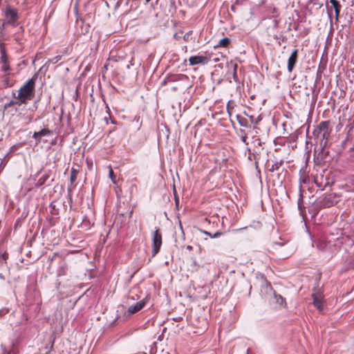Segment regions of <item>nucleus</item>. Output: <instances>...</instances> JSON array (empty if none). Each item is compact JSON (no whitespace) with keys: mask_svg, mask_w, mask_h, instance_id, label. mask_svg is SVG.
<instances>
[{"mask_svg":"<svg viewBox=\"0 0 354 354\" xmlns=\"http://www.w3.org/2000/svg\"><path fill=\"white\" fill-rule=\"evenodd\" d=\"M37 77L35 76L29 79L19 90L17 96L15 93L12 92V95L19 100L22 104H27L28 101L32 100L35 96V87Z\"/></svg>","mask_w":354,"mask_h":354,"instance_id":"f257e3e1","label":"nucleus"},{"mask_svg":"<svg viewBox=\"0 0 354 354\" xmlns=\"http://www.w3.org/2000/svg\"><path fill=\"white\" fill-rule=\"evenodd\" d=\"M152 241L151 253L153 256H155L158 253L162 245V235L158 229L153 232Z\"/></svg>","mask_w":354,"mask_h":354,"instance_id":"f03ea898","label":"nucleus"},{"mask_svg":"<svg viewBox=\"0 0 354 354\" xmlns=\"http://www.w3.org/2000/svg\"><path fill=\"white\" fill-rule=\"evenodd\" d=\"M5 17L6 18V24H10L13 27H16L18 25V13L16 10L11 8L6 9Z\"/></svg>","mask_w":354,"mask_h":354,"instance_id":"7ed1b4c3","label":"nucleus"},{"mask_svg":"<svg viewBox=\"0 0 354 354\" xmlns=\"http://www.w3.org/2000/svg\"><path fill=\"white\" fill-rule=\"evenodd\" d=\"M335 196L333 194H325L319 198L317 204L322 208H327L333 206L335 204Z\"/></svg>","mask_w":354,"mask_h":354,"instance_id":"20e7f679","label":"nucleus"},{"mask_svg":"<svg viewBox=\"0 0 354 354\" xmlns=\"http://www.w3.org/2000/svg\"><path fill=\"white\" fill-rule=\"evenodd\" d=\"M313 304L314 306L322 313L324 310V295L322 292L319 290L314 292L312 294Z\"/></svg>","mask_w":354,"mask_h":354,"instance_id":"39448f33","label":"nucleus"},{"mask_svg":"<svg viewBox=\"0 0 354 354\" xmlns=\"http://www.w3.org/2000/svg\"><path fill=\"white\" fill-rule=\"evenodd\" d=\"M209 59L206 56H192L189 59V62L190 66H194L197 64H207L209 62Z\"/></svg>","mask_w":354,"mask_h":354,"instance_id":"423d86ee","label":"nucleus"},{"mask_svg":"<svg viewBox=\"0 0 354 354\" xmlns=\"http://www.w3.org/2000/svg\"><path fill=\"white\" fill-rule=\"evenodd\" d=\"M298 52H299L298 49H295L292 52L290 56L289 57V58L288 59L287 69H288V71L290 73H291L292 71L295 64L297 62Z\"/></svg>","mask_w":354,"mask_h":354,"instance_id":"0eeeda50","label":"nucleus"},{"mask_svg":"<svg viewBox=\"0 0 354 354\" xmlns=\"http://www.w3.org/2000/svg\"><path fill=\"white\" fill-rule=\"evenodd\" d=\"M330 122L329 121H322L318 124L319 131H322V140H327L329 136V127Z\"/></svg>","mask_w":354,"mask_h":354,"instance_id":"6e6552de","label":"nucleus"},{"mask_svg":"<svg viewBox=\"0 0 354 354\" xmlns=\"http://www.w3.org/2000/svg\"><path fill=\"white\" fill-rule=\"evenodd\" d=\"M145 304L146 301L144 299H142L136 303L135 304L130 306L127 310L129 315H133L140 311L145 307Z\"/></svg>","mask_w":354,"mask_h":354,"instance_id":"1a4fd4ad","label":"nucleus"},{"mask_svg":"<svg viewBox=\"0 0 354 354\" xmlns=\"http://www.w3.org/2000/svg\"><path fill=\"white\" fill-rule=\"evenodd\" d=\"M52 133V131L47 129H43L40 130L39 131L35 132L32 138L35 139L37 143H39L41 142V138L44 136H49Z\"/></svg>","mask_w":354,"mask_h":354,"instance_id":"9d476101","label":"nucleus"},{"mask_svg":"<svg viewBox=\"0 0 354 354\" xmlns=\"http://www.w3.org/2000/svg\"><path fill=\"white\" fill-rule=\"evenodd\" d=\"M248 151L249 152V156L248 158V160H254L256 169L258 170L259 172H260V170L259 169V166H258L259 160L260 159V153L256 151L251 152V150L250 149H248Z\"/></svg>","mask_w":354,"mask_h":354,"instance_id":"9b49d317","label":"nucleus"},{"mask_svg":"<svg viewBox=\"0 0 354 354\" xmlns=\"http://www.w3.org/2000/svg\"><path fill=\"white\" fill-rule=\"evenodd\" d=\"M330 3L332 4L333 7L335 10V19L338 20L339 12H340V8L341 5L339 2L337 0H330Z\"/></svg>","mask_w":354,"mask_h":354,"instance_id":"f8f14e48","label":"nucleus"},{"mask_svg":"<svg viewBox=\"0 0 354 354\" xmlns=\"http://www.w3.org/2000/svg\"><path fill=\"white\" fill-rule=\"evenodd\" d=\"M299 186L301 185V184H308L310 182L309 177L306 174L305 171L302 169H300L299 171Z\"/></svg>","mask_w":354,"mask_h":354,"instance_id":"ddd939ff","label":"nucleus"},{"mask_svg":"<svg viewBox=\"0 0 354 354\" xmlns=\"http://www.w3.org/2000/svg\"><path fill=\"white\" fill-rule=\"evenodd\" d=\"M231 40L228 37H224L219 40L217 47H224L227 48L230 44Z\"/></svg>","mask_w":354,"mask_h":354,"instance_id":"4468645a","label":"nucleus"},{"mask_svg":"<svg viewBox=\"0 0 354 354\" xmlns=\"http://www.w3.org/2000/svg\"><path fill=\"white\" fill-rule=\"evenodd\" d=\"M283 163V160H280L279 162H276L274 164H272L270 167H268V170L269 171H270V172H274L275 171H277L281 167Z\"/></svg>","mask_w":354,"mask_h":354,"instance_id":"2eb2a0df","label":"nucleus"},{"mask_svg":"<svg viewBox=\"0 0 354 354\" xmlns=\"http://www.w3.org/2000/svg\"><path fill=\"white\" fill-rule=\"evenodd\" d=\"M299 198L298 199L297 205H298V209L301 212L302 211V205H303V188L301 185H300V187H299Z\"/></svg>","mask_w":354,"mask_h":354,"instance_id":"dca6fc26","label":"nucleus"},{"mask_svg":"<svg viewBox=\"0 0 354 354\" xmlns=\"http://www.w3.org/2000/svg\"><path fill=\"white\" fill-rule=\"evenodd\" d=\"M267 12L272 15V17H276L278 15V12H277V8L274 6V5H269L267 6Z\"/></svg>","mask_w":354,"mask_h":354,"instance_id":"f3484780","label":"nucleus"},{"mask_svg":"<svg viewBox=\"0 0 354 354\" xmlns=\"http://www.w3.org/2000/svg\"><path fill=\"white\" fill-rule=\"evenodd\" d=\"M15 104H17L18 106H20V105H21L23 104L21 102H19V100H12L10 102H7V103H6L4 104V109H8V108L15 105Z\"/></svg>","mask_w":354,"mask_h":354,"instance_id":"a211bd4d","label":"nucleus"},{"mask_svg":"<svg viewBox=\"0 0 354 354\" xmlns=\"http://www.w3.org/2000/svg\"><path fill=\"white\" fill-rule=\"evenodd\" d=\"M231 66L233 68V79L235 82H237L238 81V76H237V73H236V70H237V68H238V65L236 64V63H232L231 62Z\"/></svg>","mask_w":354,"mask_h":354,"instance_id":"6ab92c4d","label":"nucleus"},{"mask_svg":"<svg viewBox=\"0 0 354 354\" xmlns=\"http://www.w3.org/2000/svg\"><path fill=\"white\" fill-rule=\"evenodd\" d=\"M82 225L83 227L87 229H89L91 227V224L87 216H84Z\"/></svg>","mask_w":354,"mask_h":354,"instance_id":"aec40b11","label":"nucleus"},{"mask_svg":"<svg viewBox=\"0 0 354 354\" xmlns=\"http://www.w3.org/2000/svg\"><path fill=\"white\" fill-rule=\"evenodd\" d=\"M50 212L52 215H57L59 213V209L56 207L55 205L53 203H51L49 205Z\"/></svg>","mask_w":354,"mask_h":354,"instance_id":"412c9836","label":"nucleus"},{"mask_svg":"<svg viewBox=\"0 0 354 354\" xmlns=\"http://www.w3.org/2000/svg\"><path fill=\"white\" fill-rule=\"evenodd\" d=\"M0 62H1V63H8V56H7L5 49L1 50Z\"/></svg>","mask_w":354,"mask_h":354,"instance_id":"4be33fe9","label":"nucleus"},{"mask_svg":"<svg viewBox=\"0 0 354 354\" xmlns=\"http://www.w3.org/2000/svg\"><path fill=\"white\" fill-rule=\"evenodd\" d=\"M203 232L205 234L208 235L209 237H211L212 239L218 238V237H219L222 234V233L220 232H216L214 234H212V233H210V232H209L207 231H203Z\"/></svg>","mask_w":354,"mask_h":354,"instance_id":"5701e85b","label":"nucleus"},{"mask_svg":"<svg viewBox=\"0 0 354 354\" xmlns=\"http://www.w3.org/2000/svg\"><path fill=\"white\" fill-rule=\"evenodd\" d=\"M23 145H24V143H22V142L17 143V144L12 145L10 148L8 153H13L14 151H15L17 149H18L19 148H20Z\"/></svg>","mask_w":354,"mask_h":354,"instance_id":"b1692460","label":"nucleus"},{"mask_svg":"<svg viewBox=\"0 0 354 354\" xmlns=\"http://www.w3.org/2000/svg\"><path fill=\"white\" fill-rule=\"evenodd\" d=\"M1 69L3 72H8L10 70L9 63H1Z\"/></svg>","mask_w":354,"mask_h":354,"instance_id":"393cba45","label":"nucleus"},{"mask_svg":"<svg viewBox=\"0 0 354 354\" xmlns=\"http://www.w3.org/2000/svg\"><path fill=\"white\" fill-rule=\"evenodd\" d=\"M275 298H276L277 302L279 305L282 306L285 303V300H284V299H283V297L282 296H281L279 295H275Z\"/></svg>","mask_w":354,"mask_h":354,"instance_id":"a878e982","label":"nucleus"},{"mask_svg":"<svg viewBox=\"0 0 354 354\" xmlns=\"http://www.w3.org/2000/svg\"><path fill=\"white\" fill-rule=\"evenodd\" d=\"M76 178H77V173H76L75 170L72 169L71 174V177H70L71 183H73L76 180Z\"/></svg>","mask_w":354,"mask_h":354,"instance_id":"bb28decb","label":"nucleus"},{"mask_svg":"<svg viewBox=\"0 0 354 354\" xmlns=\"http://www.w3.org/2000/svg\"><path fill=\"white\" fill-rule=\"evenodd\" d=\"M315 183L316 184L317 187H320L321 190H324V188L327 186L328 183H326L324 185L322 183H319L317 179L315 180Z\"/></svg>","mask_w":354,"mask_h":354,"instance_id":"cd10ccee","label":"nucleus"},{"mask_svg":"<svg viewBox=\"0 0 354 354\" xmlns=\"http://www.w3.org/2000/svg\"><path fill=\"white\" fill-rule=\"evenodd\" d=\"M241 132L243 133V135L241 136V141L245 144L246 145H248V142H247V136L243 130L241 129Z\"/></svg>","mask_w":354,"mask_h":354,"instance_id":"c85d7f7f","label":"nucleus"},{"mask_svg":"<svg viewBox=\"0 0 354 354\" xmlns=\"http://www.w3.org/2000/svg\"><path fill=\"white\" fill-rule=\"evenodd\" d=\"M48 178V176H41V178H39V179L38 180V182H37V184L39 185H42L45 183L46 180V178Z\"/></svg>","mask_w":354,"mask_h":354,"instance_id":"c756f323","label":"nucleus"},{"mask_svg":"<svg viewBox=\"0 0 354 354\" xmlns=\"http://www.w3.org/2000/svg\"><path fill=\"white\" fill-rule=\"evenodd\" d=\"M109 178H111V180H112V182H113V183H116V182H115V174H114L113 171L111 169L109 170Z\"/></svg>","mask_w":354,"mask_h":354,"instance_id":"7c9ffc66","label":"nucleus"},{"mask_svg":"<svg viewBox=\"0 0 354 354\" xmlns=\"http://www.w3.org/2000/svg\"><path fill=\"white\" fill-rule=\"evenodd\" d=\"M8 259V254L5 252L0 256V262H1V261L6 262Z\"/></svg>","mask_w":354,"mask_h":354,"instance_id":"2f4dec72","label":"nucleus"},{"mask_svg":"<svg viewBox=\"0 0 354 354\" xmlns=\"http://www.w3.org/2000/svg\"><path fill=\"white\" fill-rule=\"evenodd\" d=\"M313 134L315 137H319L320 135L322 136V131H319V127H317V128L313 131Z\"/></svg>","mask_w":354,"mask_h":354,"instance_id":"473e14b6","label":"nucleus"},{"mask_svg":"<svg viewBox=\"0 0 354 354\" xmlns=\"http://www.w3.org/2000/svg\"><path fill=\"white\" fill-rule=\"evenodd\" d=\"M8 308H2L0 310V317L5 315L8 313Z\"/></svg>","mask_w":354,"mask_h":354,"instance_id":"72a5a7b5","label":"nucleus"},{"mask_svg":"<svg viewBox=\"0 0 354 354\" xmlns=\"http://www.w3.org/2000/svg\"><path fill=\"white\" fill-rule=\"evenodd\" d=\"M326 247V245L324 243H320L317 245V248L321 250H324L325 248Z\"/></svg>","mask_w":354,"mask_h":354,"instance_id":"f704fd0d","label":"nucleus"},{"mask_svg":"<svg viewBox=\"0 0 354 354\" xmlns=\"http://www.w3.org/2000/svg\"><path fill=\"white\" fill-rule=\"evenodd\" d=\"M247 123H248V121L246 119H243L242 120H239V124L242 127H246Z\"/></svg>","mask_w":354,"mask_h":354,"instance_id":"c9c22d12","label":"nucleus"},{"mask_svg":"<svg viewBox=\"0 0 354 354\" xmlns=\"http://www.w3.org/2000/svg\"><path fill=\"white\" fill-rule=\"evenodd\" d=\"M233 107H231L230 106V102H229L227 104V111L230 113V110L232 109Z\"/></svg>","mask_w":354,"mask_h":354,"instance_id":"e433bc0d","label":"nucleus"},{"mask_svg":"<svg viewBox=\"0 0 354 354\" xmlns=\"http://www.w3.org/2000/svg\"><path fill=\"white\" fill-rule=\"evenodd\" d=\"M5 84L6 85V86H12V84H9L8 80H6L5 81Z\"/></svg>","mask_w":354,"mask_h":354,"instance_id":"4c0bfd02","label":"nucleus"},{"mask_svg":"<svg viewBox=\"0 0 354 354\" xmlns=\"http://www.w3.org/2000/svg\"><path fill=\"white\" fill-rule=\"evenodd\" d=\"M274 245H280V246H282V245H283V243H278V242H276V243H274Z\"/></svg>","mask_w":354,"mask_h":354,"instance_id":"58836bf2","label":"nucleus"},{"mask_svg":"<svg viewBox=\"0 0 354 354\" xmlns=\"http://www.w3.org/2000/svg\"><path fill=\"white\" fill-rule=\"evenodd\" d=\"M0 278L3 280H5V277L2 273H0Z\"/></svg>","mask_w":354,"mask_h":354,"instance_id":"ea45409f","label":"nucleus"},{"mask_svg":"<svg viewBox=\"0 0 354 354\" xmlns=\"http://www.w3.org/2000/svg\"><path fill=\"white\" fill-rule=\"evenodd\" d=\"M351 151H354V144L353 146L351 148Z\"/></svg>","mask_w":354,"mask_h":354,"instance_id":"a19ab883","label":"nucleus"},{"mask_svg":"<svg viewBox=\"0 0 354 354\" xmlns=\"http://www.w3.org/2000/svg\"><path fill=\"white\" fill-rule=\"evenodd\" d=\"M274 22H275V26H277V24H278V23H277V21H275Z\"/></svg>","mask_w":354,"mask_h":354,"instance_id":"79ce46f5","label":"nucleus"},{"mask_svg":"<svg viewBox=\"0 0 354 354\" xmlns=\"http://www.w3.org/2000/svg\"><path fill=\"white\" fill-rule=\"evenodd\" d=\"M261 141H260V140H259V142H258V145H261Z\"/></svg>","mask_w":354,"mask_h":354,"instance_id":"37998d69","label":"nucleus"},{"mask_svg":"<svg viewBox=\"0 0 354 354\" xmlns=\"http://www.w3.org/2000/svg\"><path fill=\"white\" fill-rule=\"evenodd\" d=\"M192 247L191 246H187V249H191Z\"/></svg>","mask_w":354,"mask_h":354,"instance_id":"c03bdc74","label":"nucleus"},{"mask_svg":"<svg viewBox=\"0 0 354 354\" xmlns=\"http://www.w3.org/2000/svg\"><path fill=\"white\" fill-rule=\"evenodd\" d=\"M151 0H146L147 3H149Z\"/></svg>","mask_w":354,"mask_h":354,"instance_id":"a18cd8bd","label":"nucleus"},{"mask_svg":"<svg viewBox=\"0 0 354 354\" xmlns=\"http://www.w3.org/2000/svg\"><path fill=\"white\" fill-rule=\"evenodd\" d=\"M174 37L177 38L176 34H174Z\"/></svg>","mask_w":354,"mask_h":354,"instance_id":"49530a36","label":"nucleus"},{"mask_svg":"<svg viewBox=\"0 0 354 354\" xmlns=\"http://www.w3.org/2000/svg\"><path fill=\"white\" fill-rule=\"evenodd\" d=\"M174 37L177 38L176 34H174Z\"/></svg>","mask_w":354,"mask_h":354,"instance_id":"de8ad7c7","label":"nucleus"}]
</instances>
